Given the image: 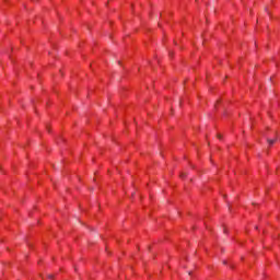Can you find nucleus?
<instances>
[{
  "label": "nucleus",
  "mask_w": 280,
  "mask_h": 280,
  "mask_svg": "<svg viewBox=\"0 0 280 280\" xmlns=\"http://www.w3.org/2000/svg\"><path fill=\"white\" fill-rule=\"evenodd\" d=\"M267 143H269V145H275V143H277V138L275 139L267 138Z\"/></svg>",
  "instance_id": "1"
},
{
  "label": "nucleus",
  "mask_w": 280,
  "mask_h": 280,
  "mask_svg": "<svg viewBox=\"0 0 280 280\" xmlns=\"http://www.w3.org/2000/svg\"><path fill=\"white\" fill-rule=\"evenodd\" d=\"M54 278V275H48V279H52Z\"/></svg>",
  "instance_id": "2"
},
{
  "label": "nucleus",
  "mask_w": 280,
  "mask_h": 280,
  "mask_svg": "<svg viewBox=\"0 0 280 280\" xmlns=\"http://www.w3.org/2000/svg\"><path fill=\"white\" fill-rule=\"evenodd\" d=\"M217 137H218V139H222V135H218Z\"/></svg>",
  "instance_id": "3"
},
{
  "label": "nucleus",
  "mask_w": 280,
  "mask_h": 280,
  "mask_svg": "<svg viewBox=\"0 0 280 280\" xmlns=\"http://www.w3.org/2000/svg\"><path fill=\"white\" fill-rule=\"evenodd\" d=\"M180 177H182V178H185V174H182Z\"/></svg>",
  "instance_id": "4"
},
{
  "label": "nucleus",
  "mask_w": 280,
  "mask_h": 280,
  "mask_svg": "<svg viewBox=\"0 0 280 280\" xmlns=\"http://www.w3.org/2000/svg\"><path fill=\"white\" fill-rule=\"evenodd\" d=\"M188 275H191V271H189Z\"/></svg>",
  "instance_id": "5"
},
{
  "label": "nucleus",
  "mask_w": 280,
  "mask_h": 280,
  "mask_svg": "<svg viewBox=\"0 0 280 280\" xmlns=\"http://www.w3.org/2000/svg\"><path fill=\"white\" fill-rule=\"evenodd\" d=\"M224 233H226V230H224Z\"/></svg>",
  "instance_id": "6"
}]
</instances>
